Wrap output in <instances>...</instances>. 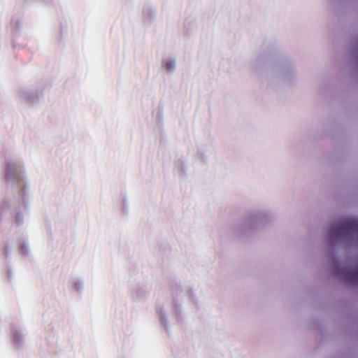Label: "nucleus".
I'll return each instance as SVG.
<instances>
[{"label":"nucleus","mask_w":358,"mask_h":358,"mask_svg":"<svg viewBox=\"0 0 358 358\" xmlns=\"http://www.w3.org/2000/svg\"><path fill=\"white\" fill-rule=\"evenodd\" d=\"M333 231L340 235H346L350 233L358 235V220L349 218L342 220L333 228ZM346 277L350 281L358 282V266L355 270L348 271Z\"/></svg>","instance_id":"1"},{"label":"nucleus","mask_w":358,"mask_h":358,"mask_svg":"<svg viewBox=\"0 0 358 358\" xmlns=\"http://www.w3.org/2000/svg\"><path fill=\"white\" fill-rule=\"evenodd\" d=\"M12 169H13V167L11 165H8L7 169H6V178L10 177Z\"/></svg>","instance_id":"2"},{"label":"nucleus","mask_w":358,"mask_h":358,"mask_svg":"<svg viewBox=\"0 0 358 358\" xmlns=\"http://www.w3.org/2000/svg\"><path fill=\"white\" fill-rule=\"evenodd\" d=\"M173 64H171V63H170V64H167V69H172V68H173Z\"/></svg>","instance_id":"3"}]
</instances>
